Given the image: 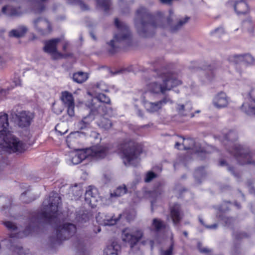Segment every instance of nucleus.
Listing matches in <instances>:
<instances>
[{
  "label": "nucleus",
  "mask_w": 255,
  "mask_h": 255,
  "mask_svg": "<svg viewBox=\"0 0 255 255\" xmlns=\"http://www.w3.org/2000/svg\"><path fill=\"white\" fill-rule=\"evenodd\" d=\"M237 138L236 131L231 130L225 133L221 140L227 150L234 156L239 164L255 165V161L252 159L253 153L249 148L235 142Z\"/></svg>",
  "instance_id": "f257e3e1"
},
{
  "label": "nucleus",
  "mask_w": 255,
  "mask_h": 255,
  "mask_svg": "<svg viewBox=\"0 0 255 255\" xmlns=\"http://www.w3.org/2000/svg\"><path fill=\"white\" fill-rule=\"evenodd\" d=\"M7 114L0 113V148L9 149L13 152L21 153L26 149V145L14 136L8 130Z\"/></svg>",
  "instance_id": "f03ea898"
},
{
  "label": "nucleus",
  "mask_w": 255,
  "mask_h": 255,
  "mask_svg": "<svg viewBox=\"0 0 255 255\" xmlns=\"http://www.w3.org/2000/svg\"><path fill=\"white\" fill-rule=\"evenodd\" d=\"M115 24L118 32L114 34L113 39L108 43L110 47L109 52L111 53H115L119 48L129 45L131 39V33L126 23L115 18Z\"/></svg>",
  "instance_id": "7ed1b4c3"
},
{
  "label": "nucleus",
  "mask_w": 255,
  "mask_h": 255,
  "mask_svg": "<svg viewBox=\"0 0 255 255\" xmlns=\"http://www.w3.org/2000/svg\"><path fill=\"white\" fill-rule=\"evenodd\" d=\"M174 80L165 74L158 75L156 80L146 84L144 95L146 94L149 97L158 98L161 94H164L166 91L170 90L173 87Z\"/></svg>",
  "instance_id": "20e7f679"
},
{
  "label": "nucleus",
  "mask_w": 255,
  "mask_h": 255,
  "mask_svg": "<svg viewBox=\"0 0 255 255\" xmlns=\"http://www.w3.org/2000/svg\"><path fill=\"white\" fill-rule=\"evenodd\" d=\"M151 16V14L144 7L141 6L136 11L135 24L138 33L142 37L152 35L154 29L157 27L154 22L146 23L144 21V19L150 18Z\"/></svg>",
  "instance_id": "39448f33"
},
{
  "label": "nucleus",
  "mask_w": 255,
  "mask_h": 255,
  "mask_svg": "<svg viewBox=\"0 0 255 255\" xmlns=\"http://www.w3.org/2000/svg\"><path fill=\"white\" fill-rule=\"evenodd\" d=\"M61 203V198L58 194L51 193L49 197L43 201V208L41 213L38 216V219H43L49 222L54 220L57 216Z\"/></svg>",
  "instance_id": "423d86ee"
},
{
  "label": "nucleus",
  "mask_w": 255,
  "mask_h": 255,
  "mask_svg": "<svg viewBox=\"0 0 255 255\" xmlns=\"http://www.w3.org/2000/svg\"><path fill=\"white\" fill-rule=\"evenodd\" d=\"M119 150L121 157L126 166L131 164L142 152L140 145L132 140L124 141L120 145Z\"/></svg>",
  "instance_id": "0eeeda50"
},
{
  "label": "nucleus",
  "mask_w": 255,
  "mask_h": 255,
  "mask_svg": "<svg viewBox=\"0 0 255 255\" xmlns=\"http://www.w3.org/2000/svg\"><path fill=\"white\" fill-rule=\"evenodd\" d=\"M176 148L179 149H191L195 154L203 159L207 156V152L203 151L202 149L198 148L194 139L191 138H184L182 136L176 135Z\"/></svg>",
  "instance_id": "6e6552de"
},
{
  "label": "nucleus",
  "mask_w": 255,
  "mask_h": 255,
  "mask_svg": "<svg viewBox=\"0 0 255 255\" xmlns=\"http://www.w3.org/2000/svg\"><path fill=\"white\" fill-rule=\"evenodd\" d=\"M76 231L77 228L73 224L66 223L60 225L56 230V239L53 242L55 244H59L62 241L67 240L74 236Z\"/></svg>",
  "instance_id": "1a4fd4ad"
},
{
  "label": "nucleus",
  "mask_w": 255,
  "mask_h": 255,
  "mask_svg": "<svg viewBox=\"0 0 255 255\" xmlns=\"http://www.w3.org/2000/svg\"><path fill=\"white\" fill-rule=\"evenodd\" d=\"M157 98L149 97L146 94L143 96V103L146 109L151 113L157 112L167 103H172L170 98L166 96L159 101H156Z\"/></svg>",
  "instance_id": "9d476101"
},
{
  "label": "nucleus",
  "mask_w": 255,
  "mask_h": 255,
  "mask_svg": "<svg viewBox=\"0 0 255 255\" xmlns=\"http://www.w3.org/2000/svg\"><path fill=\"white\" fill-rule=\"evenodd\" d=\"M143 235L141 229L127 228L123 230L122 237L123 241L129 243L132 247L142 239Z\"/></svg>",
  "instance_id": "9b49d317"
},
{
  "label": "nucleus",
  "mask_w": 255,
  "mask_h": 255,
  "mask_svg": "<svg viewBox=\"0 0 255 255\" xmlns=\"http://www.w3.org/2000/svg\"><path fill=\"white\" fill-rule=\"evenodd\" d=\"M33 24L35 29L41 35L48 34L52 30L50 22L45 18H38L33 21Z\"/></svg>",
  "instance_id": "f8f14e48"
},
{
  "label": "nucleus",
  "mask_w": 255,
  "mask_h": 255,
  "mask_svg": "<svg viewBox=\"0 0 255 255\" xmlns=\"http://www.w3.org/2000/svg\"><path fill=\"white\" fill-rule=\"evenodd\" d=\"M4 225L8 230L11 232L9 234L10 238H22L24 236H27L31 232L30 229H28V231H27V229H26L25 232L21 233L18 227L12 222L6 221L4 223Z\"/></svg>",
  "instance_id": "ddd939ff"
},
{
  "label": "nucleus",
  "mask_w": 255,
  "mask_h": 255,
  "mask_svg": "<svg viewBox=\"0 0 255 255\" xmlns=\"http://www.w3.org/2000/svg\"><path fill=\"white\" fill-rule=\"evenodd\" d=\"M86 150L88 156H91L96 159H100L106 156L108 148L106 146L97 145L86 149Z\"/></svg>",
  "instance_id": "4468645a"
},
{
  "label": "nucleus",
  "mask_w": 255,
  "mask_h": 255,
  "mask_svg": "<svg viewBox=\"0 0 255 255\" xmlns=\"http://www.w3.org/2000/svg\"><path fill=\"white\" fill-rule=\"evenodd\" d=\"M34 118V115L26 111H22L17 115V124L21 128L27 127L30 126Z\"/></svg>",
  "instance_id": "2eb2a0df"
},
{
  "label": "nucleus",
  "mask_w": 255,
  "mask_h": 255,
  "mask_svg": "<svg viewBox=\"0 0 255 255\" xmlns=\"http://www.w3.org/2000/svg\"><path fill=\"white\" fill-rule=\"evenodd\" d=\"M228 61L230 63L233 64H238L240 62H243L251 64L254 63V59L253 57L250 54L234 55L230 56L228 58Z\"/></svg>",
  "instance_id": "dca6fc26"
},
{
  "label": "nucleus",
  "mask_w": 255,
  "mask_h": 255,
  "mask_svg": "<svg viewBox=\"0 0 255 255\" xmlns=\"http://www.w3.org/2000/svg\"><path fill=\"white\" fill-rule=\"evenodd\" d=\"M213 103L214 105L218 109L226 107L228 104V100L226 93L224 92L218 93L214 98Z\"/></svg>",
  "instance_id": "f3484780"
},
{
  "label": "nucleus",
  "mask_w": 255,
  "mask_h": 255,
  "mask_svg": "<svg viewBox=\"0 0 255 255\" xmlns=\"http://www.w3.org/2000/svg\"><path fill=\"white\" fill-rule=\"evenodd\" d=\"M78 152L72 153L71 155V161L74 164L81 163L88 157L86 149H78Z\"/></svg>",
  "instance_id": "a211bd4d"
},
{
  "label": "nucleus",
  "mask_w": 255,
  "mask_h": 255,
  "mask_svg": "<svg viewBox=\"0 0 255 255\" xmlns=\"http://www.w3.org/2000/svg\"><path fill=\"white\" fill-rule=\"evenodd\" d=\"M79 138L80 135L78 132H71L66 137L67 146L70 148L78 150V149L76 148V146L79 142Z\"/></svg>",
  "instance_id": "6ab92c4d"
},
{
  "label": "nucleus",
  "mask_w": 255,
  "mask_h": 255,
  "mask_svg": "<svg viewBox=\"0 0 255 255\" xmlns=\"http://www.w3.org/2000/svg\"><path fill=\"white\" fill-rule=\"evenodd\" d=\"M192 109V104L189 102L186 103L185 105H179L177 110L179 114L181 116L193 118L194 117V114L191 113Z\"/></svg>",
  "instance_id": "aec40b11"
},
{
  "label": "nucleus",
  "mask_w": 255,
  "mask_h": 255,
  "mask_svg": "<svg viewBox=\"0 0 255 255\" xmlns=\"http://www.w3.org/2000/svg\"><path fill=\"white\" fill-rule=\"evenodd\" d=\"M241 110L247 115L255 117V100L250 99L249 102L244 103Z\"/></svg>",
  "instance_id": "412c9836"
},
{
  "label": "nucleus",
  "mask_w": 255,
  "mask_h": 255,
  "mask_svg": "<svg viewBox=\"0 0 255 255\" xmlns=\"http://www.w3.org/2000/svg\"><path fill=\"white\" fill-rule=\"evenodd\" d=\"M60 40V38H54L46 41L45 42V46L43 47L44 51L49 54L56 51L57 50V44Z\"/></svg>",
  "instance_id": "4be33fe9"
},
{
  "label": "nucleus",
  "mask_w": 255,
  "mask_h": 255,
  "mask_svg": "<svg viewBox=\"0 0 255 255\" xmlns=\"http://www.w3.org/2000/svg\"><path fill=\"white\" fill-rule=\"evenodd\" d=\"M234 9L238 15L245 14L248 12L249 6L245 1L241 0L235 3Z\"/></svg>",
  "instance_id": "5701e85b"
},
{
  "label": "nucleus",
  "mask_w": 255,
  "mask_h": 255,
  "mask_svg": "<svg viewBox=\"0 0 255 255\" xmlns=\"http://www.w3.org/2000/svg\"><path fill=\"white\" fill-rule=\"evenodd\" d=\"M97 191L96 189L89 187L85 193V200L92 206H94V203L97 201Z\"/></svg>",
  "instance_id": "b1692460"
},
{
  "label": "nucleus",
  "mask_w": 255,
  "mask_h": 255,
  "mask_svg": "<svg viewBox=\"0 0 255 255\" xmlns=\"http://www.w3.org/2000/svg\"><path fill=\"white\" fill-rule=\"evenodd\" d=\"M2 12L7 16H19L22 14L19 8H16L11 6H5L2 8Z\"/></svg>",
  "instance_id": "393cba45"
},
{
  "label": "nucleus",
  "mask_w": 255,
  "mask_h": 255,
  "mask_svg": "<svg viewBox=\"0 0 255 255\" xmlns=\"http://www.w3.org/2000/svg\"><path fill=\"white\" fill-rule=\"evenodd\" d=\"M119 245L113 242L111 245L107 246L104 251V255H119L118 251Z\"/></svg>",
  "instance_id": "a878e982"
},
{
  "label": "nucleus",
  "mask_w": 255,
  "mask_h": 255,
  "mask_svg": "<svg viewBox=\"0 0 255 255\" xmlns=\"http://www.w3.org/2000/svg\"><path fill=\"white\" fill-rule=\"evenodd\" d=\"M27 31V28L24 26H21L16 29H12L9 32L10 37L19 38L23 37Z\"/></svg>",
  "instance_id": "bb28decb"
},
{
  "label": "nucleus",
  "mask_w": 255,
  "mask_h": 255,
  "mask_svg": "<svg viewBox=\"0 0 255 255\" xmlns=\"http://www.w3.org/2000/svg\"><path fill=\"white\" fill-rule=\"evenodd\" d=\"M61 99L65 106L74 104V99L72 94L67 91L62 92Z\"/></svg>",
  "instance_id": "cd10ccee"
},
{
  "label": "nucleus",
  "mask_w": 255,
  "mask_h": 255,
  "mask_svg": "<svg viewBox=\"0 0 255 255\" xmlns=\"http://www.w3.org/2000/svg\"><path fill=\"white\" fill-rule=\"evenodd\" d=\"M121 215H119V218H114L113 216L105 215V218L101 222V224L104 226H113L116 224L117 221L119 220Z\"/></svg>",
  "instance_id": "c85d7f7f"
},
{
  "label": "nucleus",
  "mask_w": 255,
  "mask_h": 255,
  "mask_svg": "<svg viewBox=\"0 0 255 255\" xmlns=\"http://www.w3.org/2000/svg\"><path fill=\"white\" fill-rule=\"evenodd\" d=\"M35 197L33 196L32 193L30 191H27L22 193L20 196V200L26 203H28L34 200Z\"/></svg>",
  "instance_id": "c756f323"
},
{
  "label": "nucleus",
  "mask_w": 255,
  "mask_h": 255,
  "mask_svg": "<svg viewBox=\"0 0 255 255\" xmlns=\"http://www.w3.org/2000/svg\"><path fill=\"white\" fill-rule=\"evenodd\" d=\"M88 79V75L86 73L78 72L73 75V80L78 83H82Z\"/></svg>",
  "instance_id": "7c9ffc66"
},
{
  "label": "nucleus",
  "mask_w": 255,
  "mask_h": 255,
  "mask_svg": "<svg viewBox=\"0 0 255 255\" xmlns=\"http://www.w3.org/2000/svg\"><path fill=\"white\" fill-rule=\"evenodd\" d=\"M128 192V189L125 184L119 186L113 193H111V197H120Z\"/></svg>",
  "instance_id": "2f4dec72"
},
{
  "label": "nucleus",
  "mask_w": 255,
  "mask_h": 255,
  "mask_svg": "<svg viewBox=\"0 0 255 255\" xmlns=\"http://www.w3.org/2000/svg\"><path fill=\"white\" fill-rule=\"evenodd\" d=\"M98 125L102 128L109 129L112 127V123L107 118L102 117L98 123Z\"/></svg>",
  "instance_id": "473e14b6"
},
{
  "label": "nucleus",
  "mask_w": 255,
  "mask_h": 255,
  "mask_svg": "<svg viewBox=\"0 0 255 255\" xmlns=\"http://www.w3.org/2000/svg\"><path fill=\"white\" fill-rule=\"evenodd\" d=\"M202 73L205 74V79H203L202 81L204 82L211 81L214 76V70L209 66L208 68L205 69Z\"/></svg>",
  "instance_id": "72a5a7b5"
},
{
  "label": "nucleus",
  "mask_w": 255,
  "mask_h": 255,
  "mask_svg": "<svg viewBox=\"0 0 255 255\" xmlns=\"http://www.w3.org/2000/svg\"><path fill=\"white\" fill-rule=\"evenodd\" d=\"M94 119L93 115H89L87 117H84L83 120L79 123L80 128H86L90 123Z\"/></svg>",
  "instance_id": "f704fd0d"
},
{
  "label": "nucleus",
  "mask_w": 255,
  "mask_h": 255,
  "mask_svg": "<svg viewBox=\"0 0 255 255\" xmlns=\"http://www.w3.org/2000/svg\"><path fill=\"white\" fill-rule=\"evenodd\" d=\"M50 54L51 55L52 58L53 59L66 58L72 56L71 53L62 54L58 51L57 50H56V51L51 53Z\"/></svg>",
  "instance_id": "c9c22d12"
},
{
  "label": "nucleus",
  "mask_w": 255,
  "mask_h": 255,
  "mask_svg": "<svg viewBox=\"0 0 255 255\" xmlns=\"http://www.w3.org/2000/svg\"><path fill=\"white\" fill-rule=\"evenodd\" d=\"M11 250H12L17 255H32L29 251H24L20 246H11Z\"/></svg>",
  "instance_id": "e433bc0d"
},
{
  "label": "nucleus",
  "mask_w": 255,
  "mask_h": 255,
  "mask_svg": "<svg viewBox=\"0 0 255 255\" xmlns=\"http://www.w3.org/2000/svg\"><path fill=\"white\" fill-rule=\"evenodd\" d=\"M98 5L101 6L105 11L109 9L111 6L110 0H96Z\"/></svg>",
  "instance_id": "4c0bfd02"
},
{
  "label": "nucleus",
  "mask_w": 255,
  "mask_h": 255,
  "mask_svg": "<svg viewBox=\"0 0 255 255\" xmlns=\"http://www.w3.org/2000/svg\"><path fill=\"white\" fill-rule=\"evenodd\" d=\"M225 33V30L223 27H219L214 30L210 32V34L212 35H215L217 37H220Z\"/></svg>",
  "instance_id": "58836bf2"
},
{
  "label": "nucleus",
  "mask_w": 255,
  "mask_h": 255,
  "mask_svg": "<svg viewBox=\"0 0 255 255\" xmlns=\"http://www.w3.org/2000/svg\"><path fill=\"white\" fill-rule=\"evenodd\" d=\"M152 226L156 230L158 231L163 227V224L160 220L154 219L152 222Z\"/></svg>",
  "instance_id": "ea45409f"
},
{
  "label": "nucleus",
  "mask_w": 255,
  "mask_h": 255,
  "mask_svg": "<svg viewBox=\"0 0 255 255\" xmlns=\"http://www.w3.org/2000/svg\"><path fill=\"white\" fill-rule=\"evenodd\" d=\"M97 100L99 102L106 104H110L111 102L109 98L104 94H99L97 98Z\"/></svg>",
  "instance_id": "a19ab883"
},
{
  "label": "nucleus",
  "mask_w": 255,
  "mask_h": 255,
  "mask_svg": "<svg viewBox=\"0 0 255 255\" xmlns=\"http://www.w3.org/2000/svg\"><path fill=\"white\" fill-rule=\"evenodd\" d=\"M189 17L186 16L183 19H179L177 22H176V30L180 28L181 26L184 25L185 23H186L188 21L189 19Z\"/></svg>",
  "instance_id": "79ce46f5"
},
{
  "label": "nucleus",
  "mask_w": 255,
  "mask_h": 255,
  "mask_svg": "<svg viewBox=\"0 0 255 255\" xmlns=\"http://www.w3.org/2000/svg\"><path fill=\"white\" fill-rule=\"evenodd\" d=\"M156 177V174L151 171H149L147 173L146 177L144 179L145 182H150L153 178Z\"/></svg>",
  "instance_id": "37998d69"
},
{
  "label": "nucleus",
  "mask_w": 255,
  "mask_h": 255,
  "mask_svg": "<svg viewBox=\"0 0 255 255\" xmlns=\"http://www.w3.org/2000/svg\"><path fill=\"white\" fill-rule=\"evenodd\" d=\"M96 111L98 113H100V111H102L103 112H105L106 114L111 113V109L110 108H109L108 109L107 107L103 105H99Z\"/></svg>",
  "instance_id": "c03bdc74"
},
{
  "label": "nucleus",
  "mask_w": 255,
  "mask_h": 255,
  "mask_svg": "<svg viewBox=\"0 0 255 255\" xmlns=\"http://www.w3.org/2000/svg\"><path fill=\"white\" fill-rule=\"evenodd\" d=\"M220 165L221 166H225L226 165L227 166V169L230 171L231 172V173L234 175L235 177H238V175L236 174L235 173H234V169L233 168L228 166V165L227 164H226V162L224 160H221L220 161Z\"/></svg>",
  "instance_id": "a18cd8bd"
},
{
  "label": "nucleus",
  "mask_w": 255,
  "mask_h": 255,
  "mask_svg": "<svg viewBox=\"0 0 255 255\" xmlns=\"http://www.w3.org/2000/svg\"><path fill=\"white\" fill-rule=\"evenodd\" d=\"M52 109L54 112L56 114H59L62 113L63 108L61 105L58 104H53Z\"/></svg>",
  "instance_id": "49530a36"
},
{
  "label": "nucleus",
  "mask_w": 255,
  "mask_h": 255,
  "mask_svg": "<svg viewBox=\"0 0 255 255\" xmlns=\"http://www.w3.org/2000/svg\"><path fill=\"white\" fill-rule=\"evenodd\" d=\"M197 248L199 250V252L201 253H208L211 252L207 248H202V245L201 242H198L197 244Z\"/></svg>",
  "instance_id": "de8ad7c7"
},
{
  "label": "nucleus",
  "mask_w": 255,
  "mask_h": 255,
  "mask_svg": "<svg viewBox=\"0 0 255 255\" xmlns=\"http://www.w3.org/2000/svg\"><path fill=\"white\" fill-rule=\"evenodd\" d=\"M67 107V114L70 117L74 116V104L66 106Z\"/></svg>",
  "instance_id": "09e8293b"
},
{
  "label": "nucleus",
  "mask_w": 255,
  "mask_h": 255,
  "mask_svg": "<svg viewBox=\"0 0 255 255\" xmlns=\"http://www.w3.org/2000/svg\"><path fill=\"white\" fill-rule=\"evenodd\" d=\"M204 167H201L197 169L194 173L195 178H197L199 176L203 177L204 174Z\"/></svg>",
  "instance_id": "8fccbe9b"
},
{
  "label": "nucleus",
  "mask_w": 255,
  "mask_h": 255,
  "mask_svg": "<svg viewBox=\"0 0 255 255\" xmlns=\"http://www.w3.org/2000/svg\"><path fill=\"white\" fill-rule=\"evenodd\" d=\"M173 246L172 245L168 250L165 251H161L160 255H173Z\"/></svg>",
  "instance_id": "3c124183"
},
{
  "label": "nucleus",
  "mask_w": 255,
  "mask_h": 255,
  "mask_svg": "<svg viewBox=\"0 0 255 255\" xmlns=\"http://www.w3.org/2000/svg\"><path fill=\"white\" fill-rule=\"evenodd\" d=\"M176 224L178 222L180 221L181 219L182 218L183 216V213L181 211L179 210L178 207H177V205L176 204Z\"/></svg>",
  "instance_id": "603ef678"
},
{
  "label": "nucleus",
  "mask_w": 255,
  "mask_h": 255,
  "mask_svg": "<svg viewBox=\"0 0 255 255\" xmlns=\"http://www.w3.org/2000/svg\"><path fill=\"white\" fill-rule=\"evenodd\" d=\"M179 194V196L178 197V198L184 197L186 195L189 194V193L186 189H184L181 190Z\"/></svg>",
  "instance_id": "864d4df0"
},
{
  "label": "nucleus",
  "mask_w": 255,
  "mask_h": 255,
  "mask_svg": "<svg viewBox=\"0 0 255 255\" xmlns=\"http://www.w3.org/2000/svg\"><path fill=\"white\" fill-rule=\"evenodd\" d=\"M147 242L149 243L151 248L152 249L153 247V245H154V242L152 240H144V241H141V244H142L143 245H145Z\"/></svg>",
  "instance_id": "5fc2aeb1"
},
{
  "label": "nucleus",
  "mask_w": 255,
  "mask_h": 255,
  "mask_svg": "<svg viewBox=\"0 0 255 255\" xmlns=\"http://www.w3.org/2000/svg\"><path fill=\"white\" fill-rule=\"evenodd\" d=\"M235 236L236 239L237 240H238L240 239H241V238H244V237H247V235L245 233H239V234L235 235Z\"/></svg>",
  "instance_id": "6e6d98bb"
},
{
  "label": "nucleus",
  "mask_w": 255,
  "mask_h": 255,
  "mask_svg": "<svg viewBox=\"0 0 255 255\" xmlns=\"http://www.w3.org/2000/svg\"><path fill=\"white\" fill-rule=\"evenodd\" d=\"M161 3L164 4L170 5L174 0H159Z\"/></svg>",
  "instance_id": "4d7b16f0"
},
{
  "label": "nucleus",
  "mask_w": 255,
  "mask_h": 255,
  "mask_svg": "<svg viewBox=\"0 0 255 255\" xmlns=\"http://www.w3.org/2000/svg\"><path fill=\"white\" fill-rule=\"evenodd\" d=\"M171 216L173 223L175 222V210L174 208L171 209Z\"/></svg>",
  "instance_id": "13d9d810"
},
{
  "label": "nucleus",
  "mask_w": 255,
  "mask_h": 255,
  "mask_svg": "<svg viewBox=\"0 0 255 255\" xmlns=\"http://www.w3.org/2000/svg\"><path fill=\"white\" fill-rule=\"evenodd\" d=\"M8 93V90L0 88V96H4Z\"/></svg>",
  "instance_id": "bf43d9fd"
},
{
  "label": "nucleus",
  "mask_w": 255,
  "mask_h": 255,
  "mask_svg": "<svg viewBox=\"0 0 255 255\" xmlns=\"http://www.w3.org/2000/svg\"><path fill=\"white\" fill-rule=\"evenodd\" d=\"M79 5H80L81 8L82 10L88 9V6L85 3H83L82 2H80L79 3Z\"/></svg>",
  "instance_id": "052dcab7"
},
{
  "label": "nucleus",
  "mask_w": 255,
  "mask_h": 255,
  "mask_svg": "<svg viewBox=\"0 0 255 255\" xmlns=\"http://www.w3.org/2000/svg\"><path fill=\"white\" fill-rule=\"evenodd\" d=\"M205 227L207 228H208V229H215L217 228V224H213V225H210V226H205Z\"/></svg>",
  "instance_id": "680f3d73"
},
{
  "label": "nucleus",
  "mask_w": 255,
  "mask_h": 255,
  "mask_svg": "<svg viewBox=\"0 0 255 255\" xmlns=\"http://www.w3.org/2000/svg\"><path fill=\"white\" fill-rule=\"evenodd\" d=\"M58 128H60V126H59V125H57V126L55 127V130H56V131H57L59 133V134H60V135H62V134H64V133L67 131V130H66V131H64V132H62V131H58Z\"/></svg>",
  "instance_id": "e2e57ef3"
},
{
  "label": "nucleus",
  "mask_w": 255,
  "mask_h": 255,
  "mask_svg": "<svg viewBox=\"0 0 255 255\" xmlns=\"http://www.w3.org/2000/svg\"><path fill=\"white\" fill-rule=\"evenodd\" d=\"M15 85L16 86H21V80L18 78L17 81L15 82Z\"/></svg>",
  "instance_id": "0e129e2a"
},
{
  "label": "nucleus",
  "mask_w": 255,
  "mask_h": 255,
  "mask_svg": "<svg viewBox=\"0 0 255 255\" xmlns=\"http://www.w3.org/2000/svg\"><path fill=\"white\" fill-rule=\"evenodd\" d=\"M69 45V43L68 42H65L63 46V50L64 51H65L66 50V49L67 48V47Z\"/></svg>",
  "instance_id": "69168bd1"
},
{
  "label": "nucleus",
  "mask_w": 255,
  "mask_h": 255,
  "mask_svg": "<svg viewBox=\"0 0 255 255\" xmlns=\"http://www.w3.org/2000/svg\"><path fill=\"white\" fill-rule=\"evenodd\" d=\"M234 253H232V255H236L238 254V249L237 247H235L233 249Z\"/></svg>",
  "instance_id": "338daca9"
},
{
  "label": "nucleus",
  "mask_w": 255,
  "mask_h": 255,
  "mask_svg": "<svg viewBox=\"0 0 255 255\" xmlns=\"http://www.w3.org/2000/svg\"><path fill=\"white\" fill-rule=\"evenodd\" d=\"M232 221H233V219L232 218H227L225 219V222L226 223V224H227L228 222L229 223H230Z\"/></svg>",
  "instance_id": "774afa93"
}]
</instances>
